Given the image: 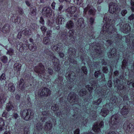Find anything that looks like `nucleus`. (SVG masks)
<instances>
[{"instance_id":"50","label":"nucleus","mask_w":134,"mask_h":134,"mask_svg":"<svg viewBox=\"0 0 134 134\" xmlns=\"http://www.w3.org/2000/svg\"><path fill=\"white\" fill-rule=\"evenodd\" d=\"M52 31L50 30H48L47 32V36H49L51 35Z\"/></svg>"},{"instance_id":"18","label":"nucleus","mask_w":134,"mask_h":134,"mask_svg":"<svg viewBox=\"0 0 134 134\" xmlns=\"http://www.w3.org/2000/svg\"><path fill=\"white\" fill-rule=\"evenodd\" d=\"M23 33L25 35L29 36L31 34V30L29 28H26L22 31Z\"/></svg>"},{"instance_id":"61","label":"nucleus","mask_w":134,"mask_h":134,"mask_svg":"<svg viewBox=\"0 0 134 134\" xmlns=\"http://www.w3.org/2000/svg\"><path fill=\"white\" fill-rule=\"evenodd\" d=\"M15 98L17 100H19L20 98V96L18 94H16L15 96Z\"/></svg>"},{"instance_id":"59","label":"nucleus","mask_w":134,"mask_h":134,"mask_svg":"<svg viewBox=\"0 0 134 134\" xmlns=\"http://www.w3.org/2000/svg\"><path fill=\"white\" fill-rule=\"evenodd\" d=\"M25 3L28 6H30L31 4L29 1H25Z\"/></svg>"},{"instance_id":"30","label":"nucleus","mask_w":134,"mask_h":134,"mask_svg":"<svg viewBox=\"0 0 134 134\" xmlns=\"http://www.w3.org/2000/svg\"><path fill=\"white\" fill-rule=\"evenodd\" d=\"M78 26H80L82 27L84 25L83 20L82 18L78 20Z\"/></svg>"},{"instance_id":"26","label":"nucleus","mask_w":134,"mask_h":134,"mask_svg":"<svg viewBox=\"0 0 134 134\" xmlns=\"http://www.w3.org/2000/svg\"><path fill=\"white\" fill-rule=\"evenodd\" d=\"M58 23L59 24H62L64 23L65 19L61 16H58Z\"/></svg>"},{"instance_id":"28","label":"nucleus","mask_w":134,"mask_h":134,"mask_svg":"<svg viewBox=\"0 0 134 134\" xmlns=\"http://www.w3.org/2000/svg\"><path fill=\"white\" fill-rule=\"evenodd\" d=\"M50 39L47 37H45L43 39V43L46 45H48L50 43Z\"/></svg>"},{"instance_id":"22","label":"nucleus","mask_w":134,"mask_h":134,"mask_svg":"<svg viewBox=\"0 0 134 134\" xmlns=\"http://www.w3.org/2000/svg\"><path fill=\"white\" fill-rule=\"evenodd\" d=\"M52 125L51 122H47L45 124V129L47 130H49L52 128Z\"/></svg>"},{"instance_id":"29","label":"nucleus","mask_w":134,"mask_h":134,"mask_svg":"<svg viewBox=\"0 0 134 134\" xmlns=\"http://www.w3.org/2000/svg\"><path fill=\"white\" fill-rule=\"evenodd\" d=\"M102 101V99L101 98L98 99L97 100L93 102V104L95 105H98L101 103Z\"/></svg>"},{"instance_id":"3","label":"nucleus","mask_w":134,"mask_h":134,"mask_svg":"<svg viewBox=\"0 0 134 134\" xmlns=\"http://www.w3.org/2000/svg\"><path fill=\"white\" fill-rule=\"evenodd\" d=\"M109 13L113 14L116 12L118 8V6L116 4L111 2L109 4Z\"/></svg>"},{"instance_id":"14","label":"nucleus","mask_w":134,"mask_h":134,"mask_svg":"<svg viewBox=\"0 0 134 134\" xmlns=\"http://www.w3.org/2000/svg\"><path fill=\"white\" fill-rule=\"evenodd\" d=\"M8 90L11 92H14L15 90V88L14 85L10 83L8 84Z\"/></svg>"},{"instance_id":"57","label":"nucleus","mask_w":134,"mask_h":134,"mask_svg":"<svg viewBox=\"0 0 134 134\" xmlns=\"http://www.w3.org/2000/svg\"><path fill=\"white\" fill-rule=\"evenodd\" d=\"M55 3L54 2H53V3H52V4H51V6H52V8L53 9H54L55 8Z\"/></svg>"},{"instance_id":"19","label":"nucleus","mask_w":134,"mask_h":134,"mask_svg":"<svg viewBox=\"0 0 134 134\" xmlns=\"http://www.w3.org/2000/svg\"><path fill=\"white\" fill-rule=\"evenodd\" d=\"M128 113V110L127 108L124 107L121 110V113L123 116L126 115Z\"/></svg>"},{"instance_id":"9","label":"nucleus","mask_w":134,"mask_h":134,"mask_svg":"<svg viewBox=\"0 0 134 134\" xmlns=\"http://www.w3.org/2000/svg\"><path fill=\"white\" fill-rule=\"evenodd\" d=\"M124 128L127 132L131 131L133 128V126L131 124L125 123L124 125Z\"/></svg>"},{"instance_id":"36","label":"nucleus","mask_w":134,"mask_h":134,"mask_svg":"<svg viewBox=\"0 0 134 134\" xmlns=\"http://www.w3.org/2000/svg\"><path fill=\"white\" fill-rule=\"evenodd\" d=\"M13 50L12 49H10L7 52V54L10 55H13Z\"/></svg>"},{"instance_id":"33","label":"nucleus","mask_w":134,"mask_h":134,"mask_svg":"<svg viewBox=\"0 0 134 134\" xmlns=\"http://www.w3.org/2000/svg\"><path fill=\"white\" fill-rule=\"evenodd\" d=\"M51 109L53 111H57L58 110V108L57 105L54 104L52 105Z\"/></svg>"},{"instance_id":"39","label":"nucleus","mask_w":134,"mask_h":134,"mask_svg":"<svg viewBox=\"0 0 134 134\" xmlns=\"http://www.w3.org/2000/svg\"><path fill=\"white\" fill-rule=\"evenodd\" d=\"M41 29L43 34L45 33L47 30L46 28L43 26H42L41 28Z\"/></svg>"},{"instance_id":"63","label":"nucleus","mask_w":134,"mask_h":134,"mask_svg":"<svg viewBox=\"0 0 134 134\" xmlns=\"http://www.w3.org/2000/svg\"><path fill=\"white\" fill-rule=\"evenodd\" d=\"M118 71H115L114 72V74L115 76H117L118 74Z\"/></svg>"},{"instance_id":"2","label":"nucleus","mask_w":134,"mask_h":134,"mask_svg":"<svg viewBox=\"0 0 134 134\" xmlns=\"http://www.w3.org/2000/svg\"><path fill=\"white\" fill-rule=\"evenodd\" d=\"M115 30V29H114L113 25L108 24L104 25L102 30V34H104L107 32L109 34H110L114 33Z\"/></svg>"},{"instance_id":"7","label":"nucleus","mask_w":134,"mask_h":134,"mask_svg":"<svg viewBox=\"0 0 134 134\" xmlns=\"http://www.w3.org/2000/svg\"><path fill=\"white\" fill-rule=\"evenodd\" d=\"M119 121L118 116L117 115H114L111 117L110 122L113 125H117Z\"/></svg>"},{"instance_id":"60","label":"nucleus","mask_w":134,"mask_h":134,"mask_svg":"<svg viewBox=\"0 0 134 134\" xmlns=\"http://www.w3.org/2000/svg\"><path fill=\"white\" fill-rule=\"evenodd\" d=\"M94 19L93 18H91L90 19V22L91 24H92L94 22Z\"/></svg>"},{"instance_id":"52","label":"nucleus","mask_w":134,"mask_h":134,"mask_svg":"<svg viewBox=\"0 0 134 134\" xmlns=\"http://www.w3.org/2000/svg\"><path fill=\"white\" fill-rule=\"evenodd\" d=\"M76 1L77 4H80L83 2L82 0H76Z\"/></svg>"},{"instance_id":"24","label":"nucleus","mask_w":134,"mask_h":134,"mask_svg":"<svg viewBox=\"0 0 134 134\" xmlns=\"http://www.w3.org/2000/svg\"><path fill=\"white\" fill-rule=\"evenodd\" d=\"M87 92L85 89H81L79 93V95L80 96H85L87 94Z\"/></svg>"},{"instance_id":"35","label":"nucleus","mask_w":134,"mask_h":134,"mask_svg":"<svg viewBox=\"0 0 134 134\" xmlns=\"http://www.w3.org/2000/svg\"><path fill=\"white\" fill-rule=\"evenodd\" d=\"M42 114L43 116L45 118L49 115L48 112L47 111H45L42 112Z\"/></svg>"},{"instance_id":"5","label":"nucleus","mask_w":134,"mask_h":134,"mask_svg":"<svg viewBox=\"0 0 134 134\" xmlns=\"http://www.w3.org/2000/svg\"><path fill=\"white\" fill-rule=\"evenodd\" d=\"M51 93L50 90L47 88L44 87L42 90L40 95L42 96L47 97L50 96Z\"/></svg>"},{"instance_id":"58","label":"nucleus","mask_w":134,"mask_h":134,"mask_svg":"<svg viewBox=\"0 0 134 134\" xmlns=\"http://www.w3.org/2000/svg\"><path fill=\"white\" fill-rule=\"evenodd\" d=\"M69 33L71 36H72L74 34L73 31L72 30H70L69 31Z\"/></svg>"},{"instance_id":"21","label":"nucleus","mask_w":134,"mask_h":134,"mask_svg":"<svg viewBox=\"0 0 134 134\" xmlns=\"http://www.w3.org/2000/svg\"><path fill=\"white\" fill-rule=\"evenodd\" d=\"M8 124V123L7 120H4L2 118L0 119V126H4L5 125L6 126Z\"/></svg>"},{"instance_id":"43","label":"nucleus","mask_w":134,"mask_h":134,"mask_svg":"<svg viewBox=\"0 0 134 134\" xmlns=\"http://www.w3.org/2000/svg\"><path fill=\"white\" fill-rule=\"evenodd\" d=\"M100 72L99 71H97L95 72L94 73V75L96 77H98V75H100Z\"/></svg>"},{"instance_id":"51","label":"nucleus","mask_w":134,"mask_h":134,"mask_svg":"<svg viewBox=\"0 0 134 134\" xmlns=\"http://www.w3.org/2000/svg\"><path fill=\"white\" fill-rule=\"evenodd\" d=\"M40 23L43 25L44 24V21L43 19L42 18H41L40 19Z\"/></svg>"},{"instance_id":"44","label":"nucleus","mask_w":134,"mask_h":134,"mask_svg":"<svg viewBox=\"0 0 134 134\" xmlns=\"http://www.w3.org/2000/svg\"><path fill=\"white\" fill-rule=\"evenodd\" d=\"M102 71L104 72L107 73L108 72V68L106 67H103V68Z\"/></svg>"},{"instance_id":"54","label":"nucleus","mask_w":134,"mask_h":134,"mask_svg":"<svg viewBox=\"0 0 134 134\" xmlns=\"http://www.w3.org/2000/svg\"><path fill=\"white\" fill-rule=\"evenodd\" d=\"M134 18V15H131L129 18V19L130 20H131Z\"/></svg>"},{"instance_id":"45","label":"nucleus","mask_w":134,"mask_h":134,"mask_svg":"<svg viewBox=\"0 0 134 134\" xmlns=\"http://www.w3.org/2000/svg\"><path fill=\"white\" fill-rule=\"evenodd\" d=\"M127 11L126 10H124L121 12V14L122 16H124L127 13Z\"/></svg>"},{"instance_id":"38","label":"nucleus","mask_w":134,"mask_h":134,"mask_svg":"<svg viewBox=\"0 0 134 134\" xmlns=\"http://www.w3.org/2000/svg\"><path fill=\"white\" fill-rule=\"evenodd\" d=\"M82 70L83 71V72L85 74H87V71L86 67L85 66H83L82 67Z\"/></svg>"},{"instance_id":"25","label":"nucleus","mask_w":134,"mask_h":134,"mask_svg":"<svg viewBox=\"0 0 134 134\" xmlns=\"http://www.w3.org/2000/svg\"><path fill=\"white\" fill-rule=\"evenodd\" d=\"M24 83L23 79H21L20 81V82L19 86V89L21 90H23L24 89Z\"/></svg>"},{"instance_id":"6","label":"nucleus","mask_w":134,"mask_h":134,"mask_svg":"<svg viewBox=\"0 0 134 134\" xmlns=\"http://www.w3.org/2000/svg\"><path fill=\"white\" fill-rule=\"evenodd\" d=\"M110 105V104H107L105 106L106 108H103L101 109L100 113L102 116L105 117L108 114L109 111L108 109H110L111 108L109 107Z\"/></svg>"},{"instance_id":"64","label":"nucleus","mask_w":134,"mask_h":134,"mask_svg":"<svg viewBox=\"0 0 134 134\" xmlns=\"http://www.w3.org/2000/svg\"><path fill=\"white\" fill-rule=\"evenodd\" d=\"M21 37V34L20 33H19L18 35V38H20Z\"/></svg>"},{"instance_id":"49","label":"nucleus","mask_w":134,"mask_h":134,"mask_svg":"<svg viewBox=\"0 0 134 134\" xmlns=\"http://www.w3.org/2000/svg\"><path fill=\"white\" fill-rule=\"evenodd\" d=\"M48 73L51 75H52L53 74V70L49 68L48 69Z\"/></svg>"},{"instance_id":"17","label":"nucleus","mask_w":134,"mask_h":134,"mask_svg":"<svg viewBox=\"0 0 134 134\" xmlns=\"http://www.w3.org/2000/svg\"><path fill=\"white\" fill-rule=\"evenodd\" d=\"M21 64L18 63H15L14 65V69L16 71H19L20 70L21 68Z\"/></svg>"},{"instance_id":"4","label":"nucleus","mask_w":134,"mask_h":134,"mask_svg":"<svg viewBox=\"0 0 134 134\" xmlns=\"http://www.w3.org/2000/svg\"><path fill=\"white\" fill-rule=\"evenodd\" d=\"M34 70L39 74H43L45 72L44 67L41 64H40L38 66H35L34 68Z\"/></svg>"},{"instance_id":"48","label":"nucleus","mask_w":134,"mask_h":134,"mask_svg":"<svg viewBox=\"0 0 134 134\" xmlns=\"http://www.w3.org/2000/svg\"><path fill=\"white\" fill-rule=\"evenodd\" d=\"M103 125L104 123L103 121H101L99 124H98V126L99 128L103 127Z\"/></svg>"},{"instance_id":"31","label":"nucleus","mask_w":134,"mask_h":134,"mask_svg":"<svg viewBox=\"0 0 134 134\" xmlns=\"http://www.w3.org/2000/svg\"><path fill=\"white\" fill-rule=\"evenodd\" d=\"M116 51L114 50L113 49L111 51V52L108 54V56L109 57L111 58L113 57L115 54Z\"/></svg>"},{"instance_id":"32","label":"nucleus","mask_w":134,"mask_h":134,"mask_svg":"<svg viewBox=\"0 0 134 134\" xmlns=\"http://www.w3.org/2000/svg\"><path fill=\"white\" fill-rule=\"evenodd\" d=\"M1 59L2 61L4 63H6L8 60V58L7 57L3 56L1 58Z\"/></svg>"},{"instance_id":"16","label":"nucleus","mask_w":134,"mask_h":134,"mask_svg":"<svg viewBox=\"0 0 134 134\" xmlns=\"http://www.w3.org/2000/svg\"><path fill=\"white\" fill-rule=\"evenodd\" d=\"M6 99V97L3 94H0V104H3Z\"/></svg>"},{"instance_id":"37","label":"nucleus","mask_w":134,"mask_h":134,"mask_svg":"<svg viewBox=\"0 0 134 134\" xmlns=\"http://www.w3.org/2000/svg\"><path fill=\"white\" fill-rule=\"evenodd\" d=\"M127 62L125 60H123L122 62V69L124 68L126 66H127Z\"/></svg>"},{"instance_id":"8","label":"nucleus","mask_w":134,"mask_h":134,"mask_svg":"<svg viewBox=\"0 0 134 134\" xmlns=\"http://www.w3.org/2000/svg\"><path fill=\"white\" fill-rule=\"evenodd\" d=\"M43 10L44 14L47 17H49L52 15V10L50 8L45 7Z\"/></svg>"},{"instance_id":"11","label":"nucleus","mask_w":134,"mask_h":134,"mask_svg":"<svg viewBox=\"0 0 134 134\" xmlns=\"http://www.w3.org/2000/svg\"><path fill=\"white\" fill-rule=\"evenodd\" d=\"M76 94L74 92H71L69 94L68 99L71 103L72 102H74L76 99Z\"/></svg>"},{"instance_id":"12","label":"nucleus","mask_w":134,"mask_h":134,"mask_svg":"<svg viewBox=\"0 0 134 134\" xmlns=\"http://www.w3.org/2000/svg\"><path fill=\"white\" fill-rule=\"evenodd\" d=\"M16 106L15 107L13 106L12 103L10 102L7 103L6 104V109L8 111H10L12 109H14L16 108Z\"/></svg>"},{"instance_id":"1","label":"nucleus","mask_w":134,"mask_h":134,"mask_svg":"<svg viewBox=\"0 0 134 134\" xmlns=\"http://www.w3.org/2000/svg\"><path fill=\"white\" fill-rule=\"evenodd\" d=\"M20 115L24 120L28 121L34 115V113L31 110L25 109L21 111Z\"/></svg>"},{"instance_id":"42","label":"nucleus","mask_w":134,"mask_h":134,"mask_svg":"<svg viewBox=\"0 0 134 134\" xmlns=\"http://www.w3.org/2000/svg\"><path fill=\"white\" fill-rule=\"evenodd\" d=\"M5 75L4 74H2L1 76V80L2 81L5 79Z\"/></svg>"},{"instance_id":"41","label":"nucleus","mask_w":134,"mask_h":134,"mask_svg":"<svg viewBox=\"0 0 134 134\" xmlns=\"http://www.w3.org/2000/svg\"><path fill=\"white\" fill-rule=\"evenodd\" d=\"M89 13L90 14L93 15L95 13V10L94 9H90L89 11Z\"/></svg>"},{"instance_id":"15","label":"nucleus","mask_w":134,"mask_h":134,"mask_svg":"<svg viewBox=\"0 0 134 134\" xmlns=\"http://www.w3.org/2000/svg\"><path fill=\"white\" fill-rule=\"evenodd\" d=\"M74 27V24L72 21L71 20L68 21L66 25V27L68 29H71Z\"/></svg>"},{"instance_id":"10","label":"nucleus","mask_w":134,"mask_h":134,"mask_svg":"<svg viewBox=\"0 0 134 134\" xmlns=\"http://www.w3.org/2000/svg\"><path fill=\"white\" fill-rule=\"evenodd\" d=\"M122 29L124 33H128L131 30V27L128 24H124L122 26Z\"/></svg>"},{"instance_id":"13","label":"nucleus","mask_w":134,"mask_h":134,"mask_svg":"<svg viewBox=\"0 0 134 134\" xmlns=\"http://www.w3.org/2000/svg\"><path fill=\"white\" fill-rule=\"evenodd\" d=\"M92 129L95 132H99L100 130V129L98 126V123L97 122L95 123L93 125Z\"/></svg>"},{"instance_id":"62","label":"nucleus","mask_w":134,"mask_h":134,"mask_svg":"<svg viewBox=\"0 0 134 134\" xmlns=\"http://www.w3.org/2000/svg\"><path fill=\"white\" fill-rule=\"evenodd\" d=\"M59 55L60 57L62 58L64 57V54L62 52H60L59 53Z\"/></svg>"},{"instance_id":"56","label":"nucleus","mask_w":134,"mask_h":134,"mask_svg":"<svg viewBox=\"0 0 134 134\" xmlns=\"http://www.w3.org/2000/svg\"><path fill=\"white\" fill-rule=\"evenodd\" d=\"M60 69V68L59 66H56L55 67V70L58 71Z\"/></svg>"},{"instance_id":"47","label":"nucleus","mask_w":134,"mask_h":134,"mask_svg":"<svg viewBox=\"0 0 134 134\" xmlns=\"http://www.w3.org/2000/svg\"><path fill=\"white\" fill-rule=\"evenodd\" d=\"M18 11L19 13L21 14H23L24 13L23 9L21 8H19Z\"/></svg>"},{"instance_id":"55","label":"nucleus","mask_w":134,"mask_h":134,"mask_svg":"<svg viewBox=\"0 0 134 134\" xmlns=\"http://www.w3.org/2000/svg\"><path fill=\"white\" fill-rule=\"evenodd\" d=\"M18 115L16 113H15L13 115V117L15 119H16L18 117Z\"/></svg>"},{"instance_id":"20","label":"nucleus","mask_w":134,"mask_h":134,"mask_svg":"<svg viewBox=\"0 0 134 134\" xmlns=\"http://www.w3.org/2000/svg\"><path fill=\"white\" fill-rule=\"evenodd\" d=\"M67 11L71 14L74 13L76 10V8L74 7L69 8L67 9Z\"/></svg>"},{"instance_id":"34","label":"nucleus","mask_w":134,"mask_h":134,"mask_svg":"<svg viewBox=\"0 0 134 134\" xmlns=\"http://www.w3.org/2000/svg\"><path fill=\"white\" fill-rule=\"evenodd\" d=\"M30 11L32 15H35L36 14V8H31Z\"/></svg>"},{"instance_id":"46","label":"nucleus","mask_w":134,"mask_h":134,"mask_svg":"<svg viewBox=\"0 0 134 134\" xmlns=\"http://www.w3.org/2000/svg\"><path fill=\"white\" fill-rule=\"evenodd\" d=\"M80 130L79 129H76L74 132V134H80Z\"/></svg>"},{"instance_id":"40","label":"nucleus","mask_w":134,"mask_h":134,"mask_svg":"<svg viewBox=\"0 0 134 134\" xmlns=\"http://www.w3.org/2000/svg\"><path fill=\"white\" fill-rule=\"evenodd\" d=\"M131 9L134 12V2L133 1H131Z\"/></svg>"},{"instance_id":"27","label":"nucleus","mask_w":134,"mask_h":134,"mask_svg":"<svg viewBox=\"0 0 134 134\" xmlns=\"http://www.w3.org/2000/svg\"><path fill=\"white\" fill-rule=\"evenodd\" d=\"M29 49L31 51L34 52L37 49L36 45L34 44L32 45H30L29 46Z\"/></svg>"},{"instance_id":"53","label":"nucleus","mask_w":134,"mask_h":134,"mask_svg":"<svg viewBox=\"0 0 134 134\" xmlns=\"http://www.w3.org/2000/svg\"><path fill=\"white\" fill-rule=\"evenodd\" d=\"M37 129L38 130L41 129L42 128V126L40 124H37Z\"/></svg>"},{"instance_id":"23","label":"nucleus","mask_w":134,"mask_h":134,"mask_svg":"<svg viewBox=\"0 0 134 134\" xmlns=\"http://www.w3.org/2000/svg\"><path fill=\"white\" fill-rule=\"evenodd\" d=\"M3 32L6 33L9 32V26L8 25H5L3 28Z\"/></svg>"}]
</instances>
